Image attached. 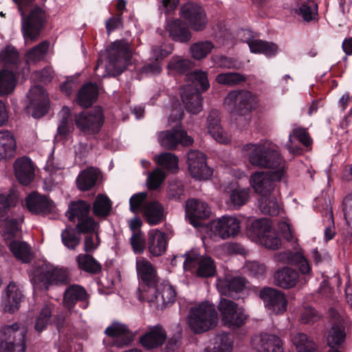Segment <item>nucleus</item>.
<instances>
[{
	"label": "nucleus",
	"instance_id": "nucleus-47",
	"mask_svg": "<svg viewBox=\"0 0 352 352\" xmlns=\"http://www.w3.org/2000/svg\"><path fill=\"white\" fill-rule=\"evenodd\" d=\"M258 206L261 212L265 214L276 216L279 212V205L272 194L261 197L258 199Z\"/></svg>",
	"mask_w": 352,
	"mask_h": 352
},
{
	"label": "nucleus",
	"instance_id": "nucleus-37",
	"mask_svg": "<svg viewBox=\"0 0 352 352\" xmlns=\"http://www.w3.org/2000/svg\"><path fill=\"white\" fill-rule=\"evenodd\" d=\"M30 280L34 293L37 294L44 289V260L34 262L30 272Z\"/></svg>",
	"mask_w": 352,
	"mask_h": 352
},
{
	"label": "nucleus",
	"instance_id": "nucleus-14",
	"mask_svg": "<svg viewBox=\"0 0 352 352\" xmlns=\"http://www.w3.org/2000/svg\"><path fill=\"white\" fill-rule=\"evenodd\" d=\"M251 346L256 352H284L283 342L275 335L261 333L251 338Z\"/></svg>",
	"mask_w": 352,
	"mask_h": 352
},
{
	"label": "nucleus",
	"instance_id": "nucleus-22",
	"mask_svg": "<svg viewBox=\"0 0 352 352\" xmlns=\"http://www.w3.org/2000/svg\"><path fill=\"white\" fill-rule=\"evenodd\" d=\"M146 245L151 256H162L168 247L167 234L157 229L151 230L148 232Z\"/></svg>",
	"mask_w": 352,
	"mask_h": 352
},
{
	"label": "nucleus",
	"instance_id": "nucleus-27",
	"mask_svg": "<svg viewBox=\"0 0 352 352\" xmlns=\"http://www.w3.org/2000/svg\"><path fill=\"white\" fill-rule=\"evenodd\" d=\"M144 220L150 225H157L165 219L164 208L157 201L145 202L142 208Z\"/></svg>",
	"mask_w": 352,
	"mask_h": 352
},
{
	"label": "nucleus",
	"instance_id": "nucleus-59",
	"mask_svg": "<svg viewBox=\"0 0 352 352\" xmlns=\"http://www.w3.org/2000/svg\"><path fill=\"white\" fill-rule=\"evenodd\" d=\"M216 269L214 261L208 256L201 258L199 261L197 275L201 277H210L215 274Z\"/></svg>",
	"mask_w": 352,
	"mask_h": 352
},
{
	"label": "nucleus",
	"instance_id": "nucleus-42",
	"mask_svg": "<svg viewBox=\"0 0 352 352\" xmlns=\"http://www.w3.org/2000/svg\"><path fill=\"white\" fill-rule=\"evenodd\" d=\"M10 250L18 260L24 263H30L32 256L30 246L24 241H12L9 245Z\"/></svg>",
	"mask_w": 352,
	"mask_h": 352
},
{
	"label": "nucleus",
	"instance_id": "nucleus-20",
	"mask_svg": "<svg viewBox=\"0 0 352 352\" xmlns=\"http://www.w3.org/2000/svg\"><path fill=\"white\" fill-rule=\"evenodd\" d=\"M186 213L194 227L201 226L200 220L208 219L211 210L208 204L196 199H191L186 204Z\"/></svg>",
	"mask_w": 352,
	"mask_h": 352
},
{
	"label": "nucleus",
	"instance_id": "nucleus-16",
	"mask_svg": "<svg viewBox=\"0 0 352 352\" xmlns=\"http://www.w3.org/2000/svg\"><path fill=\"white\" fill-rule=\"evenodd\" d=\"M248 283V280L245 277L231 276L219 280L217 288L221 295L237 300L239 299L240 294L245 289Z\"/></svg>",
	"mask_w": 352,
	"mask_h": 352
},
{
	"label": "nucleus",
	"instance_id": "nucleus-6",
	"mask_svg": "<svg viewBox=\"0 0 352 352\" xmlns=\"http://www.w3.org/2000/svg\"><path fill=\"white\" fill-rule=\"evenodd\" d=\"M27 327L20 322L3 326L0 330V352H25Z\"/></svg>",
	"mask_w": 352,
	"mask_h": 352
},
{
	"label": "nucleus",
	"instance_id": "nucleus-28",
	"mask_svg": "<svg viewBox=\"0 0 352 352\" xmlns=\"http://www.w3.org/2000/svg\"><path fill=\"white\" fill-rule=\"evenodd\" d=\"M136 270L141 280L148 287L155 289L158 278L156 270L151 263L142 258L136 261Z\"/></svg>",
	"mask_w": 352,
	"mask_h": 352
},
{
	"label": "nucleus",
	"instance_id": "nucleus-4",
	"mask_svg": "<svg viewBox=\"0 0 352 352\" xmlns=\"http://www.w3.org/2000/svg\"><path fill=\"white\" fill-rule=\"evenodd\" d=\"M224 105L230 113L245 116L258 109L259 99L249 90L237 89L228 92L224 98Z\"/></svg>",
	"mask_w": 352,
	"mask_h": 352
},
{
	"label": "nucleus",
	"instance_id": "nucleus-23",
	"mask_svg": "<svg viewBox=\"0 0 352 352\" xmlns=\"http://www.w3.org/2000/svg\"><path fill=\"white\" fill-rule=\"evenodd\" d=\"M167 339L165 329L161 324L150 327L148 331L140 338V344L147 350L162 346Z\"/></svg>",
	"mask_w": 352,
	"mask_h": 352
},
{
	"label": "nucleus",
	"instance_id": "nucleus-58",
	"mask_svg": "<svg viewBox=\"0 0 352 352\" xmlns=\"http://www.w3.org/2000/svg\"><path fill=\"white\" fill-rule=\"evenodd\" d=\"M259 243L267 249L276 250L280 248L281 240L276 230L271 228L264 236L261 238Z\"/></svg>",
	"mask_w": 352,
	"mask_h": 352
},
{
	"label": "nucleus",
	"instance_id": "nucleus-1",
	"mask_svg": "<svg viewBox=\"0 0 352 352\" xmlns=\"http://www.w3.org/2000/svg\"><path fill=\"white\" fill-rule=\"evenodd\" d=\"M287 259L289 264L298 267L302 276L296 270L284 267L274 273V284L285 289L303 287L308 282L311 274V268L307 259L300 252H289Z\"/></svg>",
	"mask_w": 352,
	"mask_h": 352
},
{
	"label": "nucleus",
	"instance_id": "nucleus-7",
	"mask_svg": "<svg viewBox=\"0 0 352 352\" xmlns=\"http://www.w3.org/2000/svg\"><path fill=\"white\" fill-rule=\"evenodd\" d=\"M132 56L130 44L124 39L112 43L108 50L107 72L113 76L120 75L126 68Z\"/></svg>",
	"mask_w": 352,
	"mask_h": 352
},
{
	"label": "nucleus",
	"instance_id": "nucleus-30",
	"mask_svg": "<svg viewBox=\"0 0 352 352\" xmlns=\"http://www.w3.org/2000/svg\"><path fill=\"white\" fill-rule=\"evenodd\" d=\"M206 124L208 133L213 137V138L220 142L226 144L230 140L223 132L221 123L219 113L217 110H211L206 118Z\"/></svg>",
	"mask_w": 352,
	"mask_h": 352
},
{
	"label": "nucleus",
	"instance_id": "nucleus-44",
	"mask_svg": "<svg viewBox=\"0 0 352 352\" xmlns=\"http://www.w3.org/2000/svg\"><path fill=\"white\" fill-rule=\"evenodd\" d=\"M186 78L188 82L187 85H190L194 88H197L198 91L201 89L202 91H206L210 87L208 74L206 72L194 70L187 74Z\"/></svg>",
	"mask_w": 352,
	"mask_h": 352
},
{
	"label": "nucleus",
	"instance_id": "nucleus-5",
	"mask_svg": "<svg viewBox=\"0 0 352 352\" xmlns=\"http://www.w3.org/2000/svg\"><path fill=\"white\" fill-rule=\"evenodd\" d=\"M218 319L214 305L206 302L190 309L188 324L194 333H201L214 328Z\"/></svg>",
	"mask_w": 352,
	"mask_h": 352
},
{
	"label": "nucleus",
	"instance_id": "nucleus-8",
	"mask_svg": "<svg viewBox=\"0 0 352 352\" xmlns=\"http://www.w3.org/2000/svg\"><path fill=\"white\" fill-rule=\"evenodd\" d=\"M283 174V170L256 171L250 176V184L254 192L261 197L270 195L272 194Z\"/></svg>",
	"mask_w": 352,
	"mask_h": 352
},
{
	"label": "nucleus",
	"instance_id": "nucleus-25",
	"mask_svg": "<svg viewBox=\"0 0 352 352\" xmlns=\"http://www.w3.org/2000/svg\"><path fill=\"white\" fill-rule=\"evenodd\" d=\"M165 30L169 37L176 42L188 43L192 38L188 27L179 19L168 21Z\"/></svg>",
	"mask_w": 352,
	"mask_h": 352
},
{
	"label": "nucleus",
	"instance_id": "nucleus-55",
	"mask_svg": "<svg viewBox=\"0 0 352 352\" xmlns=\"http://www.w3.org/2000/svg\"><path fill=\"white\" fill-rule=\"evenodd\" d=\"M232 342V336L230 333H223L217 335L214 338L213 351L210 352H230Z\"/></svg>",
	"mask_w": 352,
	"mask_h": 352
},
{
	"label": "nucleus",
	"instance_id": "nucleus-34",
	"mask_svg": "<svg viewBox=\"0 0 352 352\" xmlns=\"http://www.w3.org/2000/svg\"><path fill=\"white\" fill-rule=\"evenodd\" d=\"M16 146L15 139L10 131H0V160L14 157Z\"/></svg>",
	"mask_w": 352,
	"mask_h": 352
},
{
	"label": "nucleus",
	"instance_id": "nucleus-46",
	"mask_svg": "<svg viewBox=\"0 0 352 352\" xmlns=\"http://www.w3.org/2000/svg\"><path fill=\"white\" fill-rule=\"evenodd\" d=\"M346 333L344 324L339 320L338 322H334L331 329L329 330L327 336V344L331 348L341 344L345 339Z\"/></svg>",
	"mask_w": 352,
	"mask_h": 352
},
{
	"label": "nucleus",
	"instance_id": "nucleus-53",
	"mask_svg": "<svg viewBox=\"0 0 352 352\" xmlns=\"http://www.w3.org/2000/svg\"><path fill=\"white\" fill-rule=\"evenodd\" d=\"M247 80L245 76L236 72L221 73L217 76L216 80L219 84L234 86Z\"/></svg>",
	"mask_w": 352,
	"mask_h": 352
},
{
	"label": "nucleus",
	"instance_id": "nucleus-64",
	"mask_svg": "<svg viewBox=\"0 0 352 352\" xmlns=\"http://www.w3.org/2000/svg\"><path fill=\"white\" fill-rule=\"evenodd\" d=\"M166 177L165 173L160 168H156L151 173L146 180L148 188L151 190L157 189Z\"/></svg>",
	"mask_w": 352,
	"mask_h": 352
},
{
	"label": "nucleus",
	"instance_id": "nucleus-48",
	"mask_svg": "<svg viewBox=\"0 0 352 352\" xmlns=\"http://www.w3.org/2000/svg\"><path fill=\"white\" fill-rule=\"evenodd\" d=\"M17 202L18 195L12 190L8 193L0 194V221L1 219L8 216L9 211Z\"/></svg>",
	"mask_w": 352,
	"mask_h": 352
},
{
	"label": "nucleus",
	"instance_id": "nucleus-41",
	"mask_svg": "<svg viewBox=\"0 0 352 352\" xmlns=\"http://www.w3.org/2000/svg\"><path fill=\"white\" fill-rule=\"evenodd\" d=\"M72 281L69 273L64 269L54 268L45 270V283L50 285H69Z\"/></svg>",
	"mask_w": 352,
	"mask_h": 352
},
{
	"label": "nucleus",
	"instance_id": "nucleus-54",
	"mask_svg": "<svg viewBox=\"0 0 352 352\" xmlns=\"http://www.w3.org/2000/svg\"><path fill=\"white\" fill-rule=\"evenodd\" d=\"M26 65H36L44 60V41L27 51L25 55Z\"/></svg>",
	"mask_w": 352,
	"mask_h": 352
},
{
	"label": "nucleus",
	"instance_id": "nucleus-26",
	"mask_svg": "<svg viewBox=\"0 0 352 352\" xmlns=\"http://www.w3.org/2000/svg\"><path fill=\"white\" fill-rule=\"evenodd\" d=\"M88 298L89 294L82 286L77 284L69 285L63 293V305L70 310L78 302H85Z\"/></svg>",
	"mask_w": 352,
	"mask_h": 352
},
{
	"label": "nucleus",
	"instance_id": "nucleus-61",
	"mask_svg": "<svg viewBox=\"0 0 352 352\" xmlns=\"http://www.w3.org/2000/svg\"><path fill=\"white\" fill-rule=\"evenodd\" d=\"M155 297L157 300L160 298L163 304L168 305L175 302L176 292L172 286L166 285L162 287L161 292L159 289H155Z\"/></svg>",
	"mask_w": 352,
	"mask_h": 352
},
{
	"label": "nucleus",
	"instance_id": "nucleus-39",
	"mask_svg": "<svg viewBox=\"0 0 352 352\" xmlns=\"http://www.w3.org/2000/svg\"><path fill=\"white\" fill-rule=\"evenodd\" d=\"M78 267L85 272L97 274L102 270L101 265L90 254H80L76 257Z\"/></svg>",
	"mask_w": 352,
	"mask_h": 352
},
{
	"label": "nucleus",
	"instance_id": "nucleus-57",
	"mask_svg": "<svg viewBox=\"0 0 352 352\" xmlns=\"http://www.w3.org/2000/svg\"><path fill=\"white\" fill-rule=\"evenodd\" d=\"M242 270L248 276L259 278L265 275L266 266L256 261H248L245 263Z\"/></svg>",
	"mask_w": 352,
	"mask_h": 352
},
{
	"label": "nucleus",
	"instance_id": "nucleus-15",
	"mask_svg": "<svg viewBox=\"0 0 352 352\" xmlns=\"http://www.w3.org/2000/svg\"><path fill=\"white\" fill-rule=\"evenodd\" d=\"M259 297L265 307L275 314H282L286 310L287 301L281 291L265 287L261 290Z\"/></svg>",
	"mask_w": 352,
	"mask_h": 352
},
{
	"label": "nucleus",
	"instance_id": "nucleus-9",
	"mask_svg": "<svg viewBox=\"0 0 352 352\" xmlns=\"http://www.w3.org/2000/svg\"><path fill=\"white\" fill-rule=\"evenodd\" d=\"M180 17L194 31L201 32L205 30L208 19L204 10L199 4L188 2L184 4L179 10Z\"/></svg>",
	"mask_w": 352,
	"mask_h": 352
},
{
	"label": "nucleus",
	"instance_id": "nucleus-50",
	"mask_svg": "<svg viewBox=\"0 0 352 352\" xmlns=\"http://www.w3.org/2000/svg\"><path fill=\"white\" fill-rule=\"evenodd\" d=\"M194 66L193 63L187 58L180 56H173L167 65L168 69L172 72L182 74Z\"/></svg>",
	"mask_w": 352,
	"mask_h": 352
},
{
	"label": "nucleus",
	"instance_id": "nucleus-36",
	"mask_svg": "<svg viewBox=\"0 0 352 352\" xmlns=\"http://www.w3.org/2000/svg\"><path fill=\"white\" fill-rule=\"evenodd\" d=\"M17 71L8 69L0 70V95L6 96L11 94L16 86Z\"/></svg>",
	"mask_w": 352,
	"mask_h": 352
},
{
	"label": "nucleus",
	"instance_id": "nucleus-10",
	"mask_svg": "<svg viewBox=\"0 0 352 352\" xmlns=\"http://www.w3.org/2000/svg\"><path fill=\"white\" fill-rule=\"evenodd\" d=\"M104 122L102 109L100 107L88 112H82L75 116V123L78 129L88 135L98 133Z\"/></svg>",
	"mask_w": 352,
	"mask_h": 352
},
{
	"label": "nucleus",
	"instance_id": "nucleus-32",
	"mask_svg": "<svg viewBox=\"0 0 352 352\" xmlns=\"http://www.w3.org/2000/svg\"><path fill=\"white\" fill-rule=\"evenodd\" d=\"M100 174L99 169L94 167L83 170L76 178L77 188L81 191L91 190L96 186Z\"/></svg>",
	"mask_w": 352,
	"mask_h": 352
},
{
	"label": "nucleus",
	"instance_id": "nucleus-51",
	"mask_svg": "<svg viewBox=\"0 0 352 352\" xmlns=\"http://www.w3.org/2000/svg\"><path fill=\"white\" fill-rule=\"evenodd\" d=\"M294 136L296 138L299 142H300L305 146L307 147L311 144V139L308 133V132L306 131V129L303 128H296L294 129L292 131V134L289 135V144L287 145V148L289 150V151L294 154H298L300 152V148H294L292 147V136Z\"/></svg>",
	"mask_w": 352,
	"mask_h": 352
},
{
	"label": "nucleus",
	"instance_id": "nucleus-17",
	"mask_svg": "<svg viewBox=\"0 0 352 352\" xmlns=\"http://www.w3.org/2000/svg\"><path fill=\"white\" fill-rule=\"evenodd\" d=\"M28 102L25 113L38 119L44 116V87L41 85L32 87L28 94Z\"/></svg>",
	"mask_w": 352,
	"mask_h": 352
},
{
	"label": "nucleus",
	"instance_id": "nucleus-21",
	"mask_svg": "<svg viewBox=\"0 0 352 352\" xmlns=\"http://www.w3.org/2000/svg\"><path fill=\"white\" fill-rule=\"evenodd\" d=\"M16 180L23 186L29 185L34 179L35 168L32 160L26 157L17 158L13 164Z\"/></svg>",
	"mask_w": 352,
	"mask_h": 352
},
{
	"label": "nucleus",
	"instance_id": "nucleus-60",
	"mask_svg": "<svg viewBox=\"0 0 352 352\" xmlns=\"http://www.w3.org/2000/svg\"><path fill=\"white\" fill-rule=\"evenodd\" d=\"M98 223L89 214L77 221L76 229L78 233L91 234L96 232Z\"/></svg>",
	"mask_w": 352,
	"mask_h": 352
},
{
	"label": "nucleus",
	"instance_id": "nucleus-29",
	"mask_svg": "<svg viewBox=\"0 0 352 352\" xmlns=\"http://www.w3.org/2000/svg\"><path fill=\"white\" fill-rule=\"evenodd\" d=\"M104 334L111 338H120V341L116 342L119 347L129 344L133 340V333L128 327L121 322H113L104 331Z\"/></svg>",
	"mask_w": 352,
	"mask_h": 352
},
{
	"label": "nucleus",
	"instance_id": "nucleus-31",
	"mask_svg": "<svg viewBox=\"0 0 352 352\" xmlns=\"http://www.w3.org/2000/svg\"><path fill=\"white\" fill-rule=\"evenodd\" d=\"M98 87L96 83L87 82L84 84L78 92L76 102L84 108L91 106L97 100Z\"/></svg>",
	"mask_w": 352,
	"mask_h": 352
},
{
	"label": "nucleus",
	"instance_id": "nucleus-45",
	"mask_svg": "<svg viewBox=\"0 0 352 352\" xmlns=\"http://www.w3.org/2000/svg\"><path fill=\"white\" fill-rule=\"evenodd\" d=\"M292 341L298 352H311L316 349L314 340L304 333H296Z\"/></svg>",
	"mask_w": 352,
	"mask_h": 352
},
{
	"label": "nucleus",
	"instance_id": "nucleus-3",
	"mask_svg": "<svg viewBox=\"0 0 352 352\" xmlns=\"http://www.w3.org/2000/svg\"><path fill=\"white\" fill-rule=\"evenodd\" d=\"M245 150L250 151L249 161L252 165L261 168L283 170L284 172V162L272 144H249L245 146Z\"/></svg>",
	"mask_w": 352,
	"mask_h": 352
},
{
	"label": "nucleus",
	"instance_id": "nucleus-62",
	"mask_svg": "<svg viewBox=\"0 0 352 352\" xmlns=\"http://www.w3.org/2000/svg\"><path fill=\"white\" fill-rule=\"evenodd\" d=\"M249 199L248 189H234L230 195V204L235 208H240Z\"/></svg>",
	"mask_w": 352,
	"mask_h": 352
},
{
	"label": "nucleus",
	"instance_id": "nucleus-11",
	"mask_svg": "<svg viewBox=\"0 0 352 352\" xmlns=\"http://www.w3.org/2000/svg\"><path fill=\"white\" fill-rule=\"evenodd\" d=\"M222 323L228 327H241L245 322L246 316L234 301L221 298L217 305Z\"/></svg>",
	"mask_w": 352,
	"mask_h": 352
},
{
	"label": "nucleus",
	"instance_id": "nucleus-56",
	"mask_svg": "<svg viewBox=\"0 0 352 352\" xmlns=\"http://www.w3.org/2000/svg\"><path fill=\"white\" fill-rule=\"evenodd\" d=\"M178 162V157L171 153H162L157 158V164L172 173L177 170Z\"/></svg>",
	"mask_w": 352,
	"mask_h": 352
},
{
	"label": "nucleus",
	"instance_id": "nucleus-52",
	"mask_svg": "<svg viewBox=\"0 0 352 352\" xmlns=\"http://www.w3.org/2000/svg\"><path fill=\"white\" fill-rule=\"evenodd\" d=\"M25 206L32 213H44V197L37 192H32L25 198Z\"/></svg>",
	"mask_w": 352,
	"mask_h": 352
},
{
	"label": "nucleus",
	"instance_id": "nucleus-49",
	"mask_svg": "<svg viewBox=\"0 0 352 352\" xmlns=\"http://www.w3.org/2000/svg\"><path fill=\"white\" fill-rule=\"evenodd\" d=\"M214 47V45L211 41H204L192 44L190 51L192 58L196 60H201L206 58Z\"/></svg>",
	"mask_w": 352,
	"mask_h": 352
},
{
	"label": "nucleus",
	"instance_id": "nucleus-19",
	"mask_svg": "<svg viewBox=\"0 0 352 352\" xmlns=\"http://www.w3.org/2000/svg\"><path fill=\"white\" fill-rule=\"evenodd\" d=\"M180 96L188 112L196 115L202 111L204 99L197 88L186 85L180 89Z\"/></svg>",
	"mask_w": 352,
	"mask_h": 352
},
{
	"label": "nucleus",
	"instance_id": "nucleus-40",
	"mask_svg": "<svg viewBox=\"0 0 352 352\" xmlns=\"http://www.w3.org/2000/svg\"><path fill=\"white\" fill-rule=\"evenodd\" d=\"M112 202L105 195L98 194L92 206L93 214L100 218H106L110 214Z\"/></svg>",
	"mask_w": 352,
	"mask_h": 352
},
{
	"label": "nucleus",
	"instance_id": "nucleus-12",
	"mask_svg": "<svg viewBox=\"0 0 352 352\" xmlns=\"http://www.w3.org/2000/svg\"><path fill=\"white\" fill-rule=\"evenodd\" d=\"M158 141L162 147L170 151L175 150L179 144L189 146L194 142L193 138L186 131L177 129L160 132Z\"/></svg>",
	"mask_w": 352,
	"mask_h": 352
},
{
	"label": "nucleus",
	"instance_id": "nucleus-33",
	"mask_svg": "<svg viewBox=\"0 0 352 352\" xmlns=\"http://www.w3.org/2000/svg\"><path fill=\"white\" fill-rule=\"evenodd\" d=\"M91 206L87 201L77 200L72 201L68 206V210L65 213L69 221L76 222L89 214Z\"/></svg>",
	"mask_w": 352,
	"mask_h": 352
},
{
	"label": "nucleus",
	"instance_id": "nucleus-63",
	"mask_svg": "<svg viewBox=\"0 0 352 352\" xmlns=\"http://www.w3.org/2000/svg\"><path fill=\"white\" fill-rule=\"evenodd\" d=\"M61 236L64 245L71 250L76 249L80 243V238L73 229H65L63 231Z\"/></svg>",
	"mask_w": 352,
	"mask_h": 352
},
{
	"label": "nucleus",
	"instance_id": "nucleus-24",
	"mask_svg": "<svg viewBox=\"0 0 352 352\" xmlns=\"http://www.w3.org/2000/svg\"><path fill=\"white\" fill-rule=\"evenodd\" d=\"M23 299V294L19 287L15 283H10L6 287L2 297L4 311L10 314L16 312Z\"/></svg>",
	"mask_w": 352,
	"mask_h": 352
},
{
	"label": "nucleus",
	"instance_id": "nucleus-38",
	"mask_svg": "<svg viewBox=\"0 0 352 352\" xmlns=\"http://www.w3.org/2000/svg\"><path fill=\"white\" fill-rule=\"evenodd\" d=\"M0 62L5 68L17 71L19 64V54L16 49L12 46H6L0 53Z\"/></svg>",
	"mask_w": 352,
	"mask_h": 352
},
{
	"label": "nucleus",
	"instance_id": "nucleus-2",
	"mask_svg": "<svg viewBox=\"0 0 352 352\" xmlns=\"http://www.w3.org/2000/svg\"><path fill=\"white\" fill-rule=\"evenodd\" d=\"M18 6L22 16L21 32L27 45L38 40L44 28L43 0H12Z\"/></svg>",
	"mask_w": 352,
	"mask_h": 352
},
{
	"label": "nucleus",
	"instance_id": "nucleus-13",
	"mask_svg": "<svg viewBox=\"0 0 352 352\" xmlns=\"http://www.w3.org/2000/svg\"><path fill=\"white\" fill-rule=\"evenodd\" d=\"M206 155L197 150L190 151L187 155L188 171L190 175L198 180H206L212 175V170L206 162Z\"/></svg>",
	"mask_w": 352,
	"mask_h": 352
},
{
	"label": "nucleus",
	"instance_id": "nucleus-18",
	"mask_svg": "<svg viewBox=\"0 0 352 352\" xmlns=\"http://www.w3.org/2000/svg\"><path fill=\"white\" fill-rule=\"evenodd\" d=\"M212 231L215 236L222 239L234 236L240 231V221L234 217L223 216L214 221Z\"/></svg>",
	"mask_w": 352,
	"mask_h": 352
},
{
	"label": "nucleus",
	"instance_id": "nucleus-35",
	"mask_svg": "<svg viewBox=\"0 0 352 352\" xmlns=\"http://www.w3.org/2000/svg\"><path fill=\"white\" fill-rule=\"evenodd\" d=\"M272 228L271 224L266 219H260L254 221L248 227L247 236L253 241L260 243L261 238Z\"/></svg>",
	"mask_w": 352,
	"mask_h": 352
},
{
	"label": "nucleus",
	"instance_id": "nucleus-43",
	"mask_svg": "<svg viewBox=\"0 0 352 352\" xmlns=\"http://www.w3.org/2000/svg\"><path fill=\"white\" fill-rule=\"evenodd\" d=\"M248 45L251 52L263 54L267 56H274L278 51L275 43L259 39L250 41Z\"/></svg>",
	"mask_w": 352,
	"mask_h": 352
}]
</instances>
